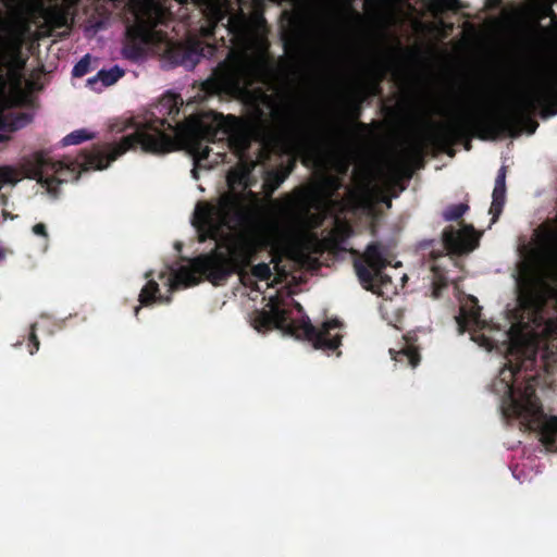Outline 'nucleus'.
Returning <instances> with one entry per match:
<instances>
[{"label":"nucleus","instance_id":"nucleus-1","mask_svg":"<svg viewBox=\"0 0 557 557\" xmlns=\"http://www.w3.org/2000/svg\"><path fill=\"white\" fill-rule=\"evenodd\" d=\"M182 104L180 95L166 92L146 112L141 121L134 122L135 132L119 143L107 144L90 151L84 150L75 158L65 157L63 160H53L38 153L28 177L52 191L63 183L77 181L82 172L108 168L111 162L138 146L144 152L153 154L168 153L182 146L199 163L207 160L211 152L205 143L226 139L230 148L243 158L250 147V129L244 119L207 111L180 122ZM255 161L240 159L238 165L227 174L228 186L250 188L255 181Z\"/></svg>","mask_w":557,"mask_h":557},{"label":"nucleus","instance_id":"nucleus-2","mask_svg":"<svg viewBox=\"0 0 557 557\" xmlns=\"http://www.w3.org/2000/svg\"><path fill=\"white\" fill-rule=\"evenodd\" d=\"M245 219L243 199L238 194L225 193L220 196L216 205L199 201L193 224L199 233L200 242L213 239L216 246L209 253L194 258L189 267H181L171 273L168 276L170 289L197 285L198 274L215 286L225 284L233 274H238L240 282L252 289H258L252 277L270 280L272 270L268 263L261 262L251 267L250 274L247 271L257 252L255 239L246 232L224 231L242 224Z\"/></svg>","mask_w":557,"mask_h":557},{"label":"nucleus","instance_id":"nucleus-3","mask_svg":"<svg viewBox=\"0 0 557 557\" xmlns=\"http://www.w3.org/2000/svg\"><path fill=\"white\" fill-rule=\"evenodd\" d=\"M516 362L509 360L492 384L494 393L502 396V411L507 419H516L521 428L535 432L548 451H557V416L544 412L536 395L539 374H528L536 366V351L529 350L523 343H512Z\"/></svg>","mask_w":557,"mask_h":557},{"label":"nucleus","instance_id":"nucleus-4","mask_svg":"<svg viewBox=\"0 0 557 557\" xmlns=\"http://www.w3.org/2000/svg\"><path fill=\"white\" fill-rule=\"evenodd\" d=\"M552 86L543 87L536 98H524L515 111L496 112L492 110H471L454 116L449 122L442 124L433 134L436 144L449 149L448 154L454 156L453 147L462 144L469 151L472 148V139H496L500 135L516 137L520 134L517 112L533 107L534 101H545L553 94Z\"/></svg>","mask_w":557,"mask_h":557},{"label":"nucleus","instance_id":"nucleus-5","mask_svg":"<svg viewBox=\"0 0 557 557\" xmlns=\"http://www.w3.org/2000/svg\"><path fill=\"white\" fill-rule=\"evenodd\" d=\"M202 12L208 25L201 27V35L206 39L215 38L220 28L226 33L221 40L228 47V54L247 58L261 48L264 36L261 34L263 20L251 18L243 10L233 12L225 0H194Z\"/></svg>","mask_w":557,"mask_h":557},{"label":"nucleus","instance_id":"nucleus-6","mask_svg":"<svg viewBox=\"0 0 557 557\" xmlns=\"http://www.w3.org/2000/svg\"><path fill=\"white\" fill-rule=\"evenodd\" d=\"M267 308L253 312L252 326L258 332L277 329L297 339L311 343L314 349L323 350L327 355L342 345V323L336 319L325 321L320 327L312 325L308 317L295 320L292 318V310L286 308L285 300L278 295L269 298Z\"/></svg>","mask_w":557,"mask_h":557},{"label":"nucleus","instance_id":"nucleus-7","mask_svg":"<svg viewBox=\"0 0 557 557\" xmlns=\"http://www.w3.org/2000/svg\"><path fill=\"white\" fill-rule=\"evenodd\" d=\"M473 227L465 226L456 230L448 226L443 231L442 240L436 239L423 240L419 244L421 250H430L429 259L432 261V296L440 298L448 287L449 278L446 274V267L440 262L446 258L447 262L453 263L451 258H447V253L462 255L473 250L476 246V239L473 236Z\"/></svg>","mask_w":557,"mask_h":557},{"label":"nucleus","instance_id":"nucleus-8","mask_svg":"<svg viewBox=\"0 0 557 557\" xmlns=\"http://www.w3.org/2000/svg\"><path fill=\"white\" fill-rule=\"evenodd\" d=\"M351 135V127L343 121L326 123L322 127H295L290 137L304 163L313 162L326 149L343 147Z\"/></svg>","mask_w":557,"mask_h":557},{"label":"nucleus","instance_id":"nucleus-9","mask_svg":"<svg viewBox=\"0 0 557 557\" xmlns=\"http://www.w3.org/2000/svg\"><path fill=\"white\" fill-rule=\"evenodd\" d=\"M387 264L383 245L373 242L367 246L362 258L354 262V268L364 289L383 294L381 289L392 285V278L384 273Z\"/></svg>","mask_w":557,"mask_h":557},{"label":"nucleus","instance_id":"nucleus-10","mask_svg":"<svg viewBox=\"0 0 557 557\" xmlns=\"http://www.w3.org/2000/svg\"><path fill=\"white\" fill-rule=\"evenodd\" d=\"M157 21L153 17L137 16L136 22L126 28V42L122 54L131 61H138L145 55V45L152 41Z\"/></svg>","mask_w":557,"mask_h":557},{"label":"nucleus","instance_id":"nucleus-11","mask_svg":"<svg viewBox=\"0 0 557 557\" xmlns=\"http://www.w3.org/2000/svg\"><path fill=\"white\" fill-rule=\"evenodd\" d=\"M214 51L215 46L210 44L203 46L201 41L195 40L171 49L170 53L175 64L193 70L202 58H211Z\"/></svg>","mask_w":557,"mask_h":557},{"label":"nucleus","instance_id":"nucleus-12","mask_svg":"<svg viewBox=\"0 0 557 557\" xmlns=\"http://www.w3.org/2000/svg\"><path fill=\"white\" fill-rule=\"evenodd\" d=\"M545 282L539 274L527 271L517 280L518 299L522 306L533 307L543 298Z\"/></svg>","mask_w":557,"mask_h":557},{"label":"nucleus","instance_id":"nucleus-13","mask_svg":"<svg viewBox=\"0 0 557 557\" xmlns=\"http://www.w3.org/2000/svg\"><path fill=\"white\" fill-rule=\"evenodd\" d=\"M481 310L478 299L470 296L468 301L460 307V314L456 318L460 334L472 327L482 329L484 326L485 322L481 319Z\"/></svg>","mask_w":557,"mask_h":557},{"label":"nucleus","instance_id":"nucleus-14","mask_svg":"<svg viewBox=\"0 0 557 557\" xmlns=\"http://www.w3.org/2000/svg\"><path fill=\"white\" fill-rule=\"evenodd\" d=\"M221 67H226V63L222 62L209 78L200 83L197 94L194 96L198 102L219 96L224 90L227 79L224 74L220 73Z\"/></svg>","mask_w":557,"mask_h":557},{"label":"nucleus","instance_id":"nucleus-15","mask_svg":"<svg viewBox=\"0 0 557 557\" xmlns=\"http://www.w3.org/2000/svg\"><path fill=\"white\" fill-rule=\"evenodd\" d=\"M352 228L347 222L335 220L334 227L321 239L323 249L331 252L345 251L344 244L351 236Z\"/></svg>","mask_w":557,"mask_h":557},{"label":"nucleus","instance_id":"nucleus-16","mask_svg":"<svg viewBox=\"0 0 557 557\" xmlns=\"http://www.w3.org/2000/svg\"><path fill=\"white\" fill-rule=\"evenodd\" d=\"M537 243L545 256L557 260V228L543 224L536 231Z\"/></svg>","mask_w":557,"mask_h":557},{"label":"nucleus","instance_id":"nucleus-17","mask_svg":"<svg viewBox=\"0 0 557 557\" xmlns=\"http://www.w3.org/2000/svg\"><path fill=\"white\" fill-rule=\"evenodd\" d=\"M124 74V70L117 65L110 70H100L95 76L87 79V86L95 91H101L102 88L115 84Z\"/></svg>","mask_w":557,"mask_h":557},{"label":"nucleus","instance_id":"nucleus-18","mask_svg":"<svg viewBox=\"0 0 557 557\" xmlns=\"http://www.w3.org/2000/svg\"><path fill=\"white\" fill-rule=\"evenodd\" d=\"M138 300L141 306H149L157 300L161 302H169L170 298H163L160 295L159 284L154 280L149 278L146 285L141 288Z\"/></svg>","mask_w":557,"mask_h":557},{"label":"nucleus","instance_id":"nucleus-19","mask_svg":"<svg viewBox=\"0 0 557 557\" xmlns=\"http://www.w3.org/2000/svg\"><path fill=\"white\" fill-rule=\"evenodd\" d=\"M406 341V346L393 355V359L396 362H406L411 368H416L421 360L419 350L413 344L409 343L407 338Z\"/></svg>","mask_w":557,"mask_h":557},{"label":"nucleus","instance_id":"nucleus-20","mask_svg":"<svg viewBox=\"0 0 557 557\" xmlns=\"http://www.w3.org/2000/svg\"><path fill=\"white\" fill-rule=\"evenodd\" d=\"M289 171H270L267 173L263 182V190L268 197H271L274 191L283 184L289 175Z\"/></svg>","mask_w":557,"mask_h":557},{"label":"nucleus","instance_id":"nucleus-21","mask_svg":"<svg viewBox=\"0 0 557 557\" xmlns=\"http://www.w3.org/2000/svg\"><path fill=\"white\" fill-rule=\"evenodd\" d=\"M492 198L490 208V213L492 214L491 222L495 223L499 219L506 202V187L494 186Z\"/></svg>","mask_w":557,"mask_h":557},{"label":"nucleus","instance_id":"nucleus-22","mask_svg":"<svg viewBox=\"0 0 557 557\" xmlns=\"http://www.w3.org/2000/svg\"><path fill=\"white\" fill-rule=\"evenodd\" d=\"M362 98L359 99H350L347 102V116L351 122H356V126L360 128L361 131L366 132L368 131L369 126L368 124L363 122H358L361 111H362Z\"/></svg>","mask_w":557,"mask_h":557},{"label":"nucleus","instance_id":"nucleus-23","mask_svg":"<svg viewBox=\"0 0 557 557\" xmlns=\"http://www.w3.org/2000/svg\"><path fill=\"white\" fill-rule=\"evenodd\" d=\"M29 121L30 119L28 114L20 113L16 116H14L10 123H7L5 116L0 114V129L14 132L24 127Z\"/></svg>","mask_w":557,"mask_h":557},{"label":"nucleus","instance_id":"nucleus-24","mask_svg":"<svg viewBox=\"0 0 557 557\" xmlns=\"http://www.w3.org/2000/svg\"><path fill=\"white\" fill-rule=\"evenodd\" d=\"M94 137H95V135L92 133H89L86 129L82 128V129L74 131V132L70 133L69 135H66L62 139V145L63 146L78 145L85 140L92 139Z\"/></svg>","mask_w":557,"mask_h":557},{"label":"nucleus","instance_id":"nucleus-25","mask_svg":"<svg viewBox=\"0 0 557 557\" xmlns=\"http://www.w3.org/2000/svg\"><path fill=\"white\" fill-rule=\"evenodd\" d=\"M469 210V206L467 203H456L448 206L443 211V219L445 221H457L462 218V215Z\"/></svg>","mask_w":557,"mask_h":557},{"label":"nucleus","instance_id":"nucleus-26","mask_svg":"<svg viewBox=\"0 0 557 557\" xmlns=\"http://www.w3.org/2000/svg\"><path fill=\"white\" fill-rule=\"evenodd\" d=\"M18 175L14 168L5 165L0 168V188L4 184H16Z\"/></svg>","mask_w":557,"mask_h":557},{"label":"nucleus","instance_id":"nucleus-27","mask_svg":"<svg viewBox=\"0 0 557 557\" xmlns=\"http://www.w3.org/2000/svg\"><path fill=\"white\" fill-rule=\"evenodd\" d=\"M90 71V55H84L73 67V77H83Z\"/></svg>","mask_w":557,"mask_h":557},{"label":"nucleus","instance_id":"nucleus-28","mask_svg":"<svg viewBox=\"0 0 557 557\" xmlns=\"http://www.w3.org/2000/svg\"><path fill=\"white\" fill-rule=\"evenodd\" d=\"M40 346V342L36 335V324L30 326L29 337H28V350L30 355H34L38 351Z\"/></svg>","mask_w":557,"mask_h":557},{"label":"nucleus","instance_id":"nucleus-29","mask_svg":"<svg viewBox=\"0 0 557 557\" xmlns=\"http://www.w3.org/2000/svg\"><path fill=\"white\" fill-rule=\"evenodd\" d=\"M494 186L506 187V168L505 166H502L498 170Z\"/></svg>","mask_w":557,"mask_h":557},{"label":"nucleus","instance_id":"nucleus-30","mask_svg":"<svg viewBox=\"0 0 557 557\" xmlns=\"http://www.w3.org/2000/svg\"><path fill=\"white\" fill-rule=\"evenodd\" d=\"M32 230L35 235L48 238L47 227L44 223L35 224Z\"/></svg>","mask_w":557,"mask_h":557},{"label":"nucleus","instance_id":"nucleus-31","mask_svg":"<svg viewBox=\"0 0 557 557\" xmlns=\"http://www.w3.org/2000/svg\"><path fill=\"white\" fill-rule=\"evenodd\" d=\"M471 339L474 342H478L481 346H485V347L491 346L490 339L483 334H480V335L472 334Z\"/></svg>","mask_w":557,"mask_h":557},{"label":"nucleus","instance_id":"nucleus-32","mask_svg":"<svg viewBox=\"0 0 557 557\" xmlns=\"http://www.w3.org/2000/svg\"><path fill=\"white\" fill-rule=\"evenodd\" d=\"M272 116L273 119L277 120V121H281V122H286L287 120V113L284 109H275L272 111Z\"/></svg>","mask_w":557,"mask_h":557},{"label":"nucleus","instance_id":"nucleus-33","mask_svg":"<svg viewBox=\"0 0 557 557\" xmlns=\"http://www.w3.org/2000/svg\"><path fill=\"white\" fill-rule=\"evenodd\" d=\"M449 2V7L453 9L461 8L459 0H447Z\"/></svg>","mask_w":557,"mask_h":557},{"label":"nucleus","instance_id":"nucleus-34","mask_svg":"<svg viewBox=\"0 0 557 557\" xmlns=\"http://www.w3.org/2000/svg\"><path fill=\"white\" fill-rule=\"evenodd\" d=\"M539 126L537 122L535 121H530V128H529V134H533L536 129V127Z\"/></svg>","mask_w":557,"mask_h":557},{"label":"nucleus","instance_id":"nucleus-35","mask_svg":"<svg viewBox=\"0 0 557 557\" xmlns=\"http://www.w3.org/2000/svg\"><path fill=\"white\" fill-rule=\"evenodd\" d=\"M502 2H503V0H488L490 5L495 7V8L500 5Z\"/></svg>","mask_w":557,"mask_h":557},{"label":"nucleus","instance_id":"nucleus-36","mask_svg":"<svg viewBox=\"0 0 557 557\" xmlns=\"http://www.w3.org/2000/svg\"><path fill=\"white\" fill-rule=\"evenodd\" d=\"M546 15L555 17V12L550 7L546 8Z\"/></svg>","mask_w":557,"mask_h":557},{"label":"nucleus","instance_id":"nucleus-37","mask_svg":"<svg viewBox=\"0 0 557 557\" xmlns=\"http://www.w3.org/2000/svg\"><path fill=\"white\" fill-rule=\"evenodd\" d=\"M331 184H332V186H333V188H334V189H337V188L339 187V183H338V181H337V180H335V178H333V180L331 181Z\"/></svg>","mask_w":557,"mask_h":557},{"label":"nucleus","instance_id":"nucleus-38","mask_svg":"<svg viewBox=\"0 0 557 557\" xmlns=\"http://www.w3.org/2000/svg\"><path fill=\"white\" fill-rule=\"evenodd\" d=\"M293 302H294L295 308H296L299 312H301V311H302V307H301V305H300L299 302L295 301V300H293Z\"/></svg>","mask_w":557,"mask_h":557},{"label":"nucleus","instance_id":"nucleus-39","mask_svg":"<svg viewBox=\"0 0 557 557\" xmlns=\"http://www.w3.org/2000/svg\"><path fill=\"white\" fill-rule=\"evenodd\" d=\"M8 139H9V137L7 135L0 133V144Z\"/></svg>","mask_w":557,"mask_h":557},{"label":"nucleus","instance_id":"nucleus-40","mask_svg":"<svg viewBox=\"0 0 557 557\" xmlns=\"http://www.w3.org/2000/svg\"><path fill=\"white\" fill-rule=\"evenodd\" d=\"M5 257V252L3 250V248L0 247V261L3 260Z\"/></svg>","mask_w":557,"mask_h":557},{"label":"nucleus","instance_id":"nucleus-41","mask_svg":"<svg viewBox=\"0 0 557 557\" xmlns=\"http://www.w3.org/2000/svg\"><path fill=\"white\" fill-rule=\"evenodd\" d=\"M272 262H275L274 269L280 271V264H278V262L275 261V258H273Z\"/></svg>","mask_w":557,"mask_h":557},{"label":"nucleus","instance_id":"nucleus-42","mask_svg":"<svg viewBox=\"0 0 557 557\" xmlns=\"http://www.w3.org/2000/svg\"><path fill=\"white\" fill-rule=\"evenodd\" d=\"M139 311H140V306L135 307L134 313L136 317L138 315Z\"/></svg>","mask_w":557,"mask_h":557},{"label":"nucleus","instance_id":"nucleus-43","mask_svg":"<svg viewBox=\"0 0 557 557\" xmlns=\"http://www.w3.org/2000/svg\"><path fill=\"white\" fill-rule=\"evenodd\" d=\"M191 172H193L194 177L197 178V171H196V169H194Z\"/></svg>","mask_w":557,"mask_h":557},{"label":"nucleus","instance_id":"nucleus-44","mask_svg":"<svg viewBox=\"0 0 557 557\" xmlns=\"http://www.w3.org/2000/svg\"><path fill=\"white\" fill-rule=\"evenodd\" d=\"M314 240L318 242V244L323 248V246L321 245V240L319 242L318 237H314Z\"/></svg>","mask_w":557,"mask_h":557},{"label":"nucleus","instance_id":"nucleus-45","mask_svg":"<svg viewBox=\"0 0 557 557\" xmlns=\"http://www.w3.org/2000/svg\"><path fill=\"white\" fill-rule=\"evenodd\" d=\"M314 240L318 242V244L323 248V246L321 245V240L319 242L318 237H314Z\"/></svg>","mask_w":557,"mask_h":557},{"label":"nucleus","instance_id":"nucleus-46","mask_svg":"<svg viewBox=\"0 0 557 557\" xmlns=\"http://www.w3.org/2000/svg\"><path fill=\"white\" fill-rule=\"evenodd\" d=\"M557 113V110H553L549 115H553V114H556Z\"/></svg>","mask_w":557,"mask_h":557},{"label":"nucleus","instance_id":"nucleus-47","mask_svg":"<svg viewBox=\"0 0 557 557\" xmlns=\"http://www.w3.org/2000/svg\"><path fill=\"white\" fill-rule=\"evenodd\" d=\"M150 275H151V273H150V272H148V273H146V275H145V276H146V278H149V277H150Z\"/></svg>","mask_w":557,"mask_h":557},{"label":"nucleus","instance_id":"nucleus-48","mask_svg":"<svg viewBox=\"0 0 557 557\" xmlns=\"http://www.w3.org/2000/svg\"><path fill=\"white\" fill-rule=\"evenodd\" d=\"M164 277H165V273H161L160 278H164Z\"/></svg>","mask_w":557,"mask_h":557}]
</instances>
